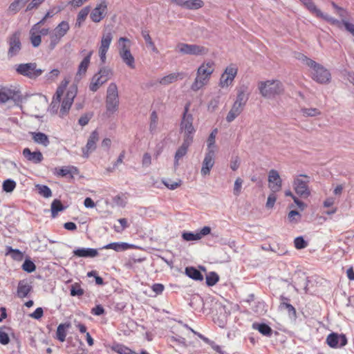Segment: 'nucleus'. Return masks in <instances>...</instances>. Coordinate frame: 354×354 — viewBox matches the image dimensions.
Returning a JSON list of instances; mask_svg holds the SVG:
<instances>
[{
	"label": "nucleus",
	"instance_id": "obj_43",
	"mask_svg": "<svg viewBox=\"0 0 354 354\" xmlns=\"http://www.w3.org/2000/svg\"><path fill=\"white\" fill-rule=\"evenodd\" d=\"M35 187L39 194L44 198H49L52 196L51 189L47 185L38 184Z\"/></svg>",
	"mask_w": 354,
	"mask_h": 354
},
{
	"label": "nucleus",
	"instance_id": "obj_44",
	"mask_svg": "<svg viewBox=\"0 0 354 354\" xmlns=\"http://www.w3.org/2000/svg\"><path fill=\"white\" fill-rule=\"evenodd\" d=\"M180 75V73H171L161 78L159 82L162 85H168L176 82Z\"/></svg>",
	"mask_w": 354,
	"mask_h": 354
},
{
	"label": "nucleus",
	"instance_id": "obj_32",
	"mask_svg": "<svg viewBox=\"0 0 354 354\" xmlns=\"http://www.w3.org/2000/svg\"><path fill=\"white\" fill-rule=\"evenodd\" d=\"M280 299L281 301V304H280V308L282 309L287 310V311L290 315H292L293 317H295L296 316L295 308L293 307L292 305H291L290 304L287 302L289 301V299L283 295L281 296Z\"/></svg>",
	"mask_w": 354,
	"mask_h": 354
},
{
	"label": "nucleus",
	"instance_id": "obj_39",
	"mask_svg": "<svg viewBox=\"0 0 354 354\" xmlns=\"http://www.w3.org/2000/svg\"><path fill=\"white\" fill-rule=\"evenodd\" d=\"M347 344V339L344 335L333 333V348L342 347Z\"/></svg>",
	"mask_w": 354,
	"mask_h": 354
},
{
	"label": "nucleus",
	"instance_id": "obj_12",
	"mask_svg": "<svg viewBox=\"0 0 354 354\" xmlns=\"http://www.w3.org/2000/svg\"><path fill=\"white\" fill-rule=\"evenodd\" d=\"M107 3L105 0L101 2L92 10L90 17L93 22L98 23L104 19L106 15Z\"/></svg>",
	"mask_w": 354,
	"mask_h": 354
},
{
	"label": "nucleus",
	"instance_id": "obj_3",
	"mask_svg": "<svg viewBox=\"0 0 354 354\" xmlns=\"http://www.w3.org/2000/svg\"><path fill=\"white\" fill-rule=\"evenodd\" d=\"M130 40L127 37H120L118 40V52L122 62L130 68H135V59L130 50Z\"/></svg>",
	"mask_w": 354,
	"mask_h": 354
},
{
	"label": "nucleus",
	"instance_id": "obj_55",
	"mask_svg": "<svg viewBox=\"0 0 354 354\" xmlns=\"http://www.w3.org/2000/svg\"><path fill=\"white\" fill-rule=\"evenodd\" d=\"M301 113L304 116L313 117L320 114V111L315 108H304L301 109Z\"/></svg>",
	"mask_w": 354,
	"mask_h": 354
},
{
	"label": "nucleus",
	"instance_id": "obj_6",
	"mask_svg": "<svg viewBox=\"0 0 354 354\" xmlns=\"http://www.w3.org/2000/svg\"><path fill=\"white\" fill-rule=\"evenodd\" d=\"M6 42L8 45V57L10 59L17 56L22 49L21 32L17 30L8 35L6 38Z\"/></svg>",
	"mask_w": 354,
	"mask_h": 354
},
{
	"label": "nucleus",
	"instance_id": "obj_48",
	"mask_svg": "<svg viewBox=\"0 0 354 354\" xmlns=\"http://www.w3.org/2000/svg\"><path fill=\"white\" fill-rule=\"evenodd\" d=\"M189 304L192 308L197 310L198 309L203 307V299L198 295L194 296L192 298Z\"/></svg>",
	"mask_w": 354,
	"mask_h": 354
},
{
	"label": "nucleus",
	"instance_id": "obj_2",
	"mask_svg": "<svg viewBox=\"0 0 354 354\" xmlns=\"http://www.w3.org/2000/svg\"><path fill=\"white\" fill-rule=\"evenodd\" d=\"M189 104L185 106L184 112L180 124V130L184 133L183 138H190L193 140L196 130L193 126L194 117L189 113Z\"/></svg>",
	"mask_w": 354,
	"mask_h": 354
},
{
	"label": "nucleus",
	"instance_id": "obj_8",
	"mask_svg": "<svg viewBox=\"0 0 354 354\" xmlns=\"http://www.w3.org/2000/svg\"><path fill=\"white\" fill-rule=\"evenodd\" d=\"M178 50L182 54L191 55H204L208 53V49L203 46L180 43L178 44Z\"/></svg>",
	"mask_w": 354,
	"mask_h": 354
},
{
	"label": "nucleus",
	"instance_id": "obj_5",
	"mask_svg": "<svg viewBox=\"0 0 354 354\" xmlns=\"http://www.w3.org/2000/svg\"><path fill=\"white\" fill-rule=\"evenodd\" d=\"M106 112L113 113L118 111L119 107V96L118 86L115 83H111L106 91Z\"/></svg>",
	"mask_w": 354,
	"mask_h": 354
},
{
	"label": "nucleus",
	"instance_id": "obj_57",
	"mask_svg": "<svg viewBox=\"0 0 354 354\" xmlns=\"http://www.w3.org/2000/svg\"><path fill=\"white\" fill-rule=\"evenodd\" d=\"M243 180L241 178H237L234 182L233 194L234 196H239L241 192V187Z\"/></svg>",
	"mask_w": 354,
	"mask_h": 354
},
{
	"label": "nucleus",
	"instance_id": "obj_20",
	"mask_svg": "<svg viewBox=\"0 0 354 354\" xmlns=\"http://www.w3.org/2000/svg\"><path fill=\"white\" fill-rule=\"evenodd\" d=\"M32 290V286L27 280H21L18 283L17 295L19 298L26 297Z\"/></svg>",
	"mask_w": 354,
	"mask_h": 354
},
{
	"label": "nucleus",
	"instance_id": "obj_46",
	"mask_svg": "<svg viewBox=\"0 0 354 354\" xmlns=\"http://www.w3.org/2000/svg\"><path fill=\"white\" fill-rule=\"evenodd\" d=\"M219 280V276L215 272H210L206 276V283L208 286H214Z\"/></svg>",
	"mask_w": 354,
	"mask_h": 354
},
{
	"label": "nucleus",
	"instance_id": "obj_23",
	"mask_svg": "<svg viewBox=\"0 0 354 354\" xmlns=\"http://www.w3.org/2000/svg\"><path fill=\"white\" fill-rule=\"evenodd\" d=\"M247 92V86L244 85L239 86L237 88L236 99L235 102L245 106L249 98V94Z\"/></svg>",
	"mask_w": 354,
	"mask_h": 354
},
{
	"label": "nucleus",
	"instance_id": "obj_15",
	"mask_svg": "<svg viewBox=\"0 0 354 354\" xmlns=\"http://www.w3.org/2000/svg\"><path fill=\"white\" fill-rule=\"evenodd\" d=\"M98 140L99 133L97 130H95L90 134L86 147L82 149L84 157L88 158L89 154L95 150Z\"/></svg>",
	"mask_w": 354,
	"mask_h": 354
},
{
	"label": "nucleus",
	"instance_id": "obj_58",
	"mask_svg": "<svg viewBox=\"0 0 354 354\" xmlns=\"http://www.w3.org/2000/svg\"><path fill=\"white\" fill-rule=\"evenodd\" d=\"M237 68L232 66H230L225 68V72L223 73L225 74L227 76L230 77L231 78V81H233L237 74Z\"/></svg>",
	"mask_w": 354,
	"mask_h": 354
},
{
	"label": "nucleus",
	"instance_id": "obj_29",
	"mask_svg": "<svg viewBox=\"0 0 354 354\" xmlns=\"http://www.w3.org/2000/svg\"><path fill=\"white\" fill-rule=\"evenodd\" d=\"M306 8L313 14L320 18H325L324 14L319 10L312 0H299Z\"/></svg>",
	"mask_w": 354,
	"mask_h": 354
},
{
	"label": "nucleus",
	"instance_id": "obj_35",
	"mask_svg": "<svg viewBox=\"0 0 354 354\" xmlns=\"http://www.w3.org/2000/svg\"><path fill=\"white\" fill-rule=\"evenodd\" d=\"M70 26L69 24L66 21H62L59 23L57 26L54 29L53 32L63 37L67 32L69 30Z\"/></svg>",
	"mask_w": 354,
	"mask_h": 354
},
{
	"label": "nucleus",
	"instance_id": "obj_18",
	"mask_svg": "<svg viewBox=\"0 0 354 354\" xmlns=\"http://www.w3.org/2000/svg\"><path fill=\"white\" fill-rule=\"evenodd\" d=\"M19 97L18 93L13 90L6 87L0 88V104L6 103L9 100L16 101Z\"/></svg>",
	"mask_w": 354,
	"mask_h": 354
},
{
	"label": "nucleus",
	"instance_id": "obj_37",
	"mask_svg": "<svg viewBox=\"0 0 354 354\" xmlns=\"http://www.w3.org/2000/svg\"><path fill=\"white\" fill-rule=\"evenodd\" d=\"M70 327V324H61L57 326L56 335L57 339L63 342L65 341L66 332V328Z\"/></svg>",
	"mask_w": 354,
	"mask_h": 354
},
{
	"label": "nucleus",
	"instance_id": "obj_34",
	"mask_svg": "<svg viewBox=\"0 0 354 354\" xmlns=\"http://www.w3.org/2000/svg\"><path fill=\"white\" fill-rule=\"evenodd\" d=\"M32 139L35 142L43 145L45 147L48 146L50 143L48 136L41 132L32 133Z\"/></svg>",
	"mask_w": 354,
	"mask_h": 354
},
{
	"label": "nucleus",
	"instance_id": "obj_53",
	"mask_svg": "<svg viewBox=\"0 0 354 354\" xmlns=\"http://www.w3.org/2000/svg\"><path fill=\"white\" fill-rule=\"evenodd\" d=\"M142 36L144 38L146 44H147V46L151 47L153 50H157L156 46H155V44H154L153 41L151 39V36L149 35V33L148 30H142Z\"/></svg>",
	"mask_w": 354,
	"mask_h": 354
},
{
	"label": "nucleus",
	"instance_id": "obj_14",
	"mask_svg": "<svg viewBox=\"0 0 354 354\" xmlns=\"http://www.w3.org/2000/svg\"><path fill=\"white\" fill-rule=\"evenodd\" d=\"M269 188L272 192H277L281 190L282 180L279 172L275 169H271L268 174Z\"/></svg>",
	"mask_w": 354,
	"mask_h": 354
},
{
	"label": "nucleus",
	"instance_id": "obj_21",
	"mask_svg": "<svg viewBox=\"0 0 354 354\" xmlns=\"http://www.w3.org/2000/svg\"><path fill=\"white\" fill-rule=\"evenodd\" d=\"M92 54V50L88 52L87 55L82 59V61L79 64L77 72L76 73V78L79 77L80 79L82 76L85 75L90 64Z\"/></svg>",
	"mask_w": 354,
	"mask_h": 354
},
{
	"label": "nucleus",
	"instance_id": "obj_1",
	"mask_svg": "<svg viewBox=\"0 0 354 354\" xmlns=\"http://www.w3.org/2000/svg\"><path fill=\"white\" fill-rule=\"evenodd\" d=\"M214 62L210 61L208 62L203 63L197 70V75L194 82L191 86V89L194 91H197L203 86L207 84L211 75L213 73Z\"/></svg>",
	"mask_w": 354,
	"mask_h": 354
},
{
	"label": "nucleus",
	"instance_id": "obj_11",
	"mask_svg": "<svg viewBox=\"0 0 354 354\" xmlns=\"http://www.w3.org/2000/svg\"><path fill=\"white\" fill-rule=\"evenodd\" d=\"M301 177L304 178H297L294 181L295 190L297 194L303 198H307L310 192L308 187V183L309 182L308 177L306 176H301Z\"/></svg>",
	"mask_w": 354,
	"mask_h": 354
},
{
	"label": "nucleus",
	"instance_id": "obj_59",
	"mask_svg": "<svg viewBox=\"0 0 354 354\" xmlns=\"http://www.w3.org/2000/svg\"><path fill=\"white\" fill-rule=\"evenodd\" d=\"M215 135L210 134L207 139V151H216V145H215Z\"/></svg>",
	"mask_w": 354,
	"mask_h": 354
},
{
	"label": "nucleus",
	"instance_id": "obj_7",
	"mask_svg": "<svg viewBox=\"0 0 354 354\" xmlns=\"http://www.w3.org/2000/svg\"><path fill=\"white\" fill-rule=\"evenodd\" d=\"M16 71L19 75L31 80H35L43 73V70L37 68L35 62L20 64L17 66Z\"/></svg>",
	"mask_w": 354,
	"mask_h": 354
},
{
	"label": "nucleus",
	"instance_id": "obj_17",
	"mask_svg": "<svg viewBox=\"0 0 354 354\" xmlns=\"http://www.w3.org/2000/svg\"><path fill=\"white\" fill-rule=\"evenodd\" d=\"M193 142V140L190 138H183L182 145L178 148L174 156V165H178V161L183 157H184L188 151V148Z\"/></svg>",
	"mask_w": 354,
	"mask_h": 354
},
{
	"label": "nucleus",
	"instance_id": "obj_60",
	"mask_svg": "<svg viewBox=\"0 0 354 354\" xmlns=\"http://www.w3.org/2000/svg\"><path fill=\"white\" fill-rule=\"evenodd\" d=\"M128 348H129L125 346L124 345L118 344V343L114 344L111 346L112 351H113L119 354L124 353L128 350Z\"/></svg>",
	"mask_w": 354,
	"mask_h": 354
},
{
	"label": "nucleus",
	"instance_id": "obj_64",
	"mask_svg": "<svg viewBox=\"0 0 354 354\" xmlns=\"http://www.w3.org/2000/svg\"><path fill=\"white\" fill-rule=\"evenodd\" d=\"M232 82L230 77L223 73L220 79L219 84L221 87H227Z\"/></svg>",
	"mask_w": 354,
	"mask_h": 354
},
{
	"label": "nucleus",
	"instance_id": "obj_61",
	"mask_svg": "<svg viewBox=\"0 0 354 354\" xmlns=\"http://www.w3.org/2000/svg\"><path fill=\"white\" fill-rule=\"evenodd\" d=\"M219 104V97H215L211 100L207 105V109L210 112H214L218 106Z\"/></svg>",
	"mask_w": 354,
	"mask_h": 354
},
{
	"label": "nucleus",
	"instance_id": "obj_45",
	"mask_svg": "<svg viewBox=\"0 0 354 354\" xmlns=\"http://www.w3.org/2000/svg\"><path fill=\"white\" fill-rule=\"evenodd\" d=\"M37 31L33 30L32 28H31L30 31V42L33 47H38L41 42V35L36 34Z\"/></svg>",
	"mask_w": 354,
	"mask_h": 354
},
{
	"label": "nucleus",
	"instance_id": "obj_63",
	"mask_svg": "<svg viewBox=\"0 0 354 354\" xmlns=\"http://www.w3.org/2000/svg\"><path fill=\"white\" fill-rule=\"evenodd\" d=\"M288 218L290 222L295 221V223H297L299 221L301 218V215L297 210H291L288 213Z\"/></svg>",
	"mask_w": 354,
	"mask_h": 354
},
{
	"label": "nucleus",
	"instance_id": "obj_22",
	"mask_svg": "<svg viewBox=\"0 0 354 354\" xmlns=\"http://www.w3.org/2000/svg\"><path fill=\"white\" fill-rule=\"evenodd\" d=\"M23 155L28 161L35 164L40 163L44 158L42 153L39 151L31 152L29 148H25L23 150Z\"/></svg>",
	"mask_w": 354,
	"mask_h": 354
},
{
	"label": "nucleus",
	"instance_id": "obj_36",
	"mask_svg": "<svg viewBox=\"0 0 354 354\" xmlns=\"http://www.w3.org/2000/svg\"><path fill=\"white\" fill-rule=\"evenodd\" d=\"M66 209L63 205L61 201L55 199L51 203V214L52 217L55 218L58 214V212H62Z\"/></svg>",
	"mask_w": 354,
	"mask_h": 354
},
{
	"label": "nucleus",
	"instance_id": "obj_16",
	"mask_svg": "<svg viewBox=\"0 0 354 354\" xmlns=\"http://www.w3.org/2000/svg\"><path fill=\"white\" fill-rule=\"evenodd\" d=\"M333 13L338 15L341 17L342 22L346 30L354 36V24L346 20L348 15L347 12L345 10L336 6L333 3Z\"/></svg>",
	"mask_w": 354,
	"mask_h": 354
},
{
	"label": "nucleus",
	"instance_id": "obj_24",
	"mask_svg": "<svg viewBox=\"0 0 354 354\" xmlns=\"http://www.w3.org/2000/svg\"><path fill=\"white\" fill-rule=\"evenodd\" d=\"M244 107V106L234 102L230 111L226 116V120L228 122H232L237 116L241 113Z\"/></svg>",
	"mask_w": 354,
	"mask_h": 354
},
{
	"label": "nucleus",
	"instance_id": "obj_47",
	"mask_svg": "<svg viewBox=\"0 0 354 354\" xmlns=\"http://www.w3.org/2000/svg\"><path fill=\"white\" fill-rule=\"evenodd\" d=\"M71 295L73 297H81L84 295V290L81 288L79 283H75L71 286Z\"/></svg>",
	"mask_w": 354,
	"mask_h": 354
},
{
	"label": "nucleus",
	"instance_id": "obj_38",
	"mask_svg": "<svg viewBox=\"0 0 354 354\" xmlns=\"http://www.w3.org/2000/svg\"><path fill=\"white\" fill-rule=\"evenodd\" d=\"M308 282V277L304 274H302L301 277H299L296 281H295V284L296 287L299 289H303L307 292Z\"/></svg>",
	"mask_w": 354,
	"mask_h": 354
},
{
	"label": "nucleus",
	"instance_id": "obj_33",
	"mask_svg": "<svg viewBox=\"0 0 354 354\" xmlns=\"http://www.w3.org/2000/svg\"><path fill=\"white\" fill-rule=\"evenodd\" d=\"M89 12H90V7L86 6L78 12L77 16V20L75 22L76 27L80 28L82 26V23L85 21Z\"/></svg>",
	"mask_w": 354,
	"mask_h": 354
},
{
	"label": "nucleus",
	"instance_id": "obj_27",
	"mask_svg": "<svg viewBox=\"0 0 354 354\" xmlns=\"http://www.w3.org/2000/svg\"><path fill=\"white\" fill-rule=\"evenodd\" d=\"M133 247V245L129 244L127 243H111L103 247V248L105 249H112L114 250L116 252H120V251H125L129 248H132Z\"/></svg>",
	"mask_w": 354,
	"mask_h": 354
},
{
	"label": "nucleus",
	"instance_id": "obj_49",
	"mask_svg": "<svg viewBox=\"0 0 354 354\" xmlns=\"http://www.w3.org/2000/svg\"><path fill=\"white\" fill-rule=\"evenodd\" d=\"M3 190L6 192H12L16 187V182L12 179H7L3 183Z\"/></svg>",
	"mask_w": 354,
	"mask_h": 354
},
{
	"label": "nucleus",
	"instance_id": "obj_42",
	"mask_svg": "<svg viewBox=\"0 0 354 354\" xmlns=\"http://www.w3.org/2000/svg\"><path fill=\"white\" fill-rule=\"evenodd\" d=\"M54 174L62 177H66L67 176H69L71 178H73V176L72 175V170L70 169V167H62L61 168H55Z\"/></svg>",
	"mask_w": 354,
	"mask_h": 354
},
{
	"label": "nucleus",
	"instance_id": "obj_40",
	"mask_svg": "<svg viewBox=\"0 0 354 354\" xmlns=\"http://www.w3.org/2000/svg\"><path fill=\"white\" fill-rule=\"evenodd\" d=\"M104 83L95 74L92 77L89 84V90L92 92L97 91Z\"/></svg>",
	"mask_w": 354,
	"mask_h": 354
},
{
	"label": "nucleus",
	"instance_id": "obj_13",
	"mask_svg": "<svg viewBox=\"0 0 354 354\" xmlns=\"http://www.w3.org/2000/svg\"><path fill=\"white\" fill-rule=\"evenodd\" d=\"M215 152L207 151L204 160L202 163V168L201 170V175L205 176L209 175L212 168L214 165Z\"/></svg>",
	"mask_w": 354,
	"mask_h": 354
},
{
	"label": "nucleus",
	"instance_id": "obj_56",
	"mask_svg": "<svg viewBox=\"0 0 354 354\" xmlns=\"http://www.w3.org/2000/svg\"><path fill=\"white\" fill-rule=\"evenodd\" d=\"M295 247L298 250H301L307 247L308 243L302 236H298L294 241Z\"/></svg>",
	"mask_w": 354,
	"mask_h": 354
},
{
	"label": "nucleus",
	"instance_id": "obj_52",
	"mask_svg": "<svg viewBox=\"0 0 354 354\" xmlns=\"http://www.w3.org/2000/svg\"><path fill=\"white\" fill-rule=\"evenodd\" d=\"M60 36H58L57 34L54 32L53 31L50 35V44H49V48L50 50H53L55 48L57 44L60 41L61 39Z\"/></svg>",
	"mask_w": 354,
	"mask_h": 354
},
{
	"label": "nucleus",
	"instance_id": "obj_9",
	"mask_svg": "<svg viewBox=\"0 0 354 354\" xmlns=\"http://www.w3.org/2000/svg\"><path fill=\"white\" fill-rule=\"evenodd\" d=\"M312 78L321 84L326 83L329 81L330 77V72L324 66L315 62V65L311 67Z\"/></svg>",
	"mask_w": 354,
	"mask_h": 354
},
{
	"label": "nucleus",
	"instance_id": "obj_28",
	"mask_svg": "<svg viewBox=\"0 0 354 354\" xmlns=\"http://www.w3.org/2000/svg\"><path fill=\"white\" fill-rule=\"evenodd\" d=\"M29 1L30 0H15L10 4L8 8V12L10 15L17 14Z\"/></svg>",
	"mask_w": 354,
	"mask_h": 354
},
{
	"label": "nucleus",
	"instance_id": "obj_10",
	"mask_svg": "<svg viewBox=\"0 0 354 354\" xmlns=\"http://www.w3.org/2000/svg\"><path fill=\"white\" fill-rule=\"evenodd\" d=\"M76 94L77 88L75 86H72L67 91L66 96L61 104L59 110L60 117L63 118L67 115L73 102L74 98L76 96Z\"/></svg>",
	"mask_w": 354,
	"mask_h": 354
},
{
	"label": "nucleus",
	"instance_id": "obj_50",
	"mask_svg": "<svg viewBox=\"0 0 354 354\" xmlns=\"http://www.w3.org/2000/svg\"><path fill=\"white\" fill-rule=\"evenodd\" d=\"M22 269L28 273H31L35 270L36 266L30 259H27L22 265Z\"/></svg>",
	"mask_w": 354,
	"mask_h": 354
},
{
	"label": "nucleus",
	"instance_id": "obj_62",
	"mask_svg": "<svg viewBox=\"0 0 354 354\" xmlns=\"http://www.w3.org/2000/svg\"><path fill=\"white\" fill-rule=\"evenodd\" d=\"M8 253L11 257L16 260H20L23 257L22 252L18 249H12V248H8Z\"/></svg>",
	"mask_w": 354,
	"mask_h": 354
},
{
	"label": "nucleus",
	"instance_id": "obj_54",
	"mask_svg": "<svg viewBox=\"0 0 354 354\" xmlns=\"http://www.w3.org/2000/svg\"><path fill=\"white\" fill-rule=\"evenodd\" d=\"M158 124V115L157 113L153 111L150 115V125L149 130L151 132L154 131L156 129Z\"/></svg>",
	"mask_w": 354,
	"mask_h": 354
},
{
	"label": "nucleus",
	"instance_id": "obj_30",
	"mask_svg": "<svg viewBox=\"0 0 354 354\" xmlns=\"http://www.w3.org/2000/svg\"><path fill=\"white\" fill-rule=\"evenodd\" d=\"M113 39V35L111 32H108L103 34V36L101 39V44L99 48V51H105L107 52L111 41Z\"/></svg>",
	"mask_w": 354,
	"mask_h": 354
},
{
	"label": "nucleus",
	"instance_id": "obj_25",
	"mask_svg": "<svg viewBox=\"0 0 354 354\" xmlns=\"http://www.w3.org/2000/svg\"><path fill=\"white\" fill-rule=\"evenodd\" d=\"M252 328L268 337H271L273 333V330L271 327L265 323L254 322L252 324Z\"/></svg>",
	"mask_w": 354,
	"mask_h": 354
},
{
	"label": "nucleus",
	"instance_id": "obj_41",
	"mask_svg": "<svg viewBox=\"0 0 354 354\" xmlns=\"http://www.w3.org/2000/svg\"><path fill=\"white\" fill-rule=\"evenodd\" d=\"M185 4V8L190 10H197L204 6L202 0H187Z\"/></svg>",
	"mask_w": 354,
	"mask_h": 354
},
{
	"label": "nucleus",
	"instance_id": "obj_31",
	"mask_svg": "<svg viewBox=\"0 0 354 354\" xmlns=\"http://www.w3.org/2000/svg\"><path fill=\"white\" fill-rule=\"evenodd\" d=\"M185 274L189 278L196 281H203V276L201 272L194 267H187Z\"/></svg>",
	"mask_w": 354,
	"mask_h": 354
},
{
	"label": "nucleus",
	"instance_id": "obj_26",
	"mask_svg": "<svg viewBox=\"0 0 354 354\" xmlns=\"http://www.w3.org/2000/svg\"><path fill=\"white\" fill-rule=\"evenodd\" d=\"M95 75L98 76L101 81H103L104 83H106L113 77V71L108 66H102L100 68L98 72L95 73Z\"/></svg>",
	"mask_w": 354,
	"mask_h": 354
},
{
	"label": "nucleus",
	"instance_id": "obj_51",
	"mask_svg": "<svg viewBox=\"0 0 354 354\" xmlns=\"http://www.w3.org/2000/svg\"><path fill=\"white\" fill-rule=\"evenodd\" d=\"M182 238L186 241L200 240V236L198 235V233H194L192 232H184L182 234Z\"/></svg>",
	"mask_w": 354,
	"mask_h": 354
},
{
	"label": "nucleus",
	"instance_id": "obj_4",
	"mask_svg": "<svg viewBox=\"0 0 354 354\" xmlns=\"http://www.w3.org/2000/svg\"><path fill=\"white\" fill-rule=\"evenodd\" d=\"M259 89L263 97L270 98L283 93V86L279 80H268L260 82Z\"/></svg>",
	"mask_w": 354,
	"mask_h": 354
},
{
	"label": "nucleus",
	"instance_id": "obj_19",
	"mask_svg": "<svg viewBox=\"0 0 354 354\" xmlns=\"http://www.w3.org/2000/svg\"><path fill=\"white\" fill-rule=\"evenodd\" d=\"M73 256L77 257L93 258L98 255L97 249L90 248H79L73 251Z\"/></svg>",
	"mask_w": 354,
	"mask_h": 354
}]
</instances>
